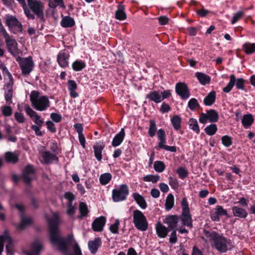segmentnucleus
I'll use <instances>...</instances> for the list:
<instances>
[{"mask_svg":"<svg viewBox=\"0 0 255 255\" xmlns=\"http://www.w3.org/2000/svg\"><path fill=\"white\" fill-rule=\"evenodd\" d=\"M50 233V239L52 244L57 246L64 255H81V251L73 238V235H69L65 240L60 235L58 225L60 218L57 213L53 212L51 216H47Z\"/></svg>","mask_w":255,"mask_h":255,"instance_id":"nucleus-1","label":"nucleus"},{"mask_svg":"<svg viewBox=\"0 0 255 255\" xmlns=\"http://www.w3.org/2000/svg\"><path fill=\"white\" fill-rule=\"evenodd\" d=\"M30 100L34 109L39 111H44L50 107L48 97L43 96L36 91H32L30 95Z\"/></svg>","mask_w":255,"mask_h":255,"instance_id":"nucleus-2","label":"nucleus"},{"mask_svg":"<svg viewBox=\"0 0 255 255\" xmlns=\"http://www.w3.org/2000/svg\"><path fill=\"white\" fill-rule=\"evenodd\" d=\"M211 240L213 247L220 252L225 253L233 247L230 240L214 232L211 234Z\"/></svg>","mask_w":255,"mask_h":255,"instance_id":"nucleus-3","label":"nucleus"},{"mask_svg":"<svg viewBox=\"0 0 255 255\" xmlns=\"http://www.w3.org/2000/svg\"><path fill=\"white\" fill-rule=\"evenodd\" d=\"M133 223L135 227L139 231H145L148 228V222L141 211L135 210L133 212Z\"/></svg>","mask_w":255,"mask_h":255,"instance_id":"nucleus-4","label":"nucleus"},{"mask_svg":"<svg viewBox=\"0 0 255 255\" xmlns=\"http://www.w3.org/2000/svg\"><path fill=\"white\" fill-rule=\"evenodd\" d=\"M171 95L170 90H166L163 92L154 90L150 92L147 95L146 98L155 103H161L165 99L168 98Z\"/></svg>","mask_w":255,"mask_h":255,"instance_id":"nucleus-5","label":"nucleus"},{"mask_svg":"<svg viewBox=\"0 0 255 255\" xmlns=\"http://www.w3.org/2000/svg\"><path fill=\"white\" fill-rule=\"evenodd\" d=\"M1 32L8 51L13 56H15L18 53L17 42L13 37L10 36L4 28H2Z\"/></svg>","mask_w":255,"mask_h":255,"instance_id":"nucleus-6","label":"nucleus"},{"mask_svg":"<svg viewBox=\"0 0 255 255\" xmlns=\"http://www.w3.org/2000/svg\"><path fill=\"white\" fill-rule=\"evenodd\" d=\"M128 189L126 184H122L119 188L112 191V198L114 202H118L125 200L128 195Z\"/></svg>","mask_w":255,"mask_h":255,"instance_id":"nucleus-7","label":"nucleus"},{"mask_svg":"<svg viewBox=\"0 0 255 255\" xmlns=\"http://www.w3.org/2000/svg\"><path fill=\"white\" fill-rule=\"evenodd\" d=\"M4 244H5L6 250L8 255L12 254V241L7 230L4 231L3 234L0 236V255L3 251Z\"/></svg>","mask_w":255,"mask_h":255,"instance_id":"nucleus-8","label":"nucleus"},{"mask_svg":"<svg viewBox=\"0 0 255 255\" xmlns=\"http://www.w3.org/2000/svg\"><path fill=\"white\" fill-rule=\"evenodd\" d=\"M29 8L38 17L43 18L44 4L40 0H26Z\"/></svg>","mask_w":255,"mask_h":255,"instance_id":"nucleus-9","label":"nucleus"},{"mask_svg":"<svg viewBox=\"0 0 255 255\" xmlns=\"http://www.w3.org/2000/svg\"><path fill=\"white\" fill-rule=\"evenodd\" d=\"M16 60L19 64L23 74L27 75L32 70L34 64L31 57L27 58L17 57Z\"/></svg>","mask_w":255,"mask_h":255,"instance_id":"nucleus-10","label":"nucleus"},{"mask_svg":"<svg viewBox=\"0 0 255 255\" xmlns=\"http://www.w3.org/2000/svg\"><path fill=\"white\" fill-rule=\"evenodd\" d=\"M6 23L10 30L13 33H17L21 32L22 25L18 20L12 15H7L6 16Z\"/></svg>","mask_w":255,"mask_h":255,"instance_id":"nucleus-11","label":"nucleus"},{"mask_svg":"<svg viewBox=\"0 0 255 255\" xmlns=\"http://www.w3.org/2000/svg\"><path fill=\"white\" fill-rule=\"evenodd\" d=\"M24 110L27 115L33 120L35 126H42L44 123V120L41 118L40 116L34 111H33L29 105L24 106Z\"/></svg>","mask_w":255,"mask_h":255,"instance_id":"nucleus-12","label":"nucleus"},{"mask_svg":"<svg viewBox=\"0 0 255 255\" xmlns=\"http://www.w3.org/2000/svg\"><path fill=\"white\" fill-rule=\"evenodd\" d=\"M223 216H227L228 213L221 206H217L211 213V218L215 222L220 221V217Z\"/></svg>","mask_w":255,"mask_h":255,"instance_id":"nucleus-13","label":"nucleus"},{"mask_svg":"<svg viewBox=\"0 0 255 255\" xmlns=\"http://www.w3.org/2000/svg\"><path fill=\"white\" fill-rule=\"evenodd\" d=\"M176 93L183 99H187L190 96V92L187 85L183 83H178L175 86Z\"/></svg>","mask_w":255,"mask_h":255,"instance_id":"nucleus-14","label":"nucleus"},{"mask_svg":"<svg viewBox=\"0 0 255 255\" xmlns=\"http://www.w3.org/2000/svg\"><path fill=\"white\" fill-rule=\"evenodd\" d=\"M69 54L68 51L64 49L60 51L57 55V62L60 67L65 68L68 65Z\"/></svg>","mask_w":255,"mask_h":255,"instance_id":"nucleus-15","label":"nucleus"},{"mask_svg":"<svg viewBox=\"0 0 255 255\" xmlns=\"http://www.w3.org/2000/svg\"><path fill=\"white\" fill-rule=\"evenodd\" d=\"M35 170L31 165H27L22 173V177L24 182L28 183L33 178H34Z\"/></svg>","mask_w":255,"mask_h":255,"instance_id":"nucleus-16","label":"nucleus"},{"mask_svg":"<svg viewBox=\"0 0 255 255\" xmlns=\"http://www.w3.org/2000/svg\"><path fill=\"white\" fill-rule=\"evenodd\" d=\"M106 218L104 216H101L96 218L92 223V229L96 232H101L103 230L106 224Z\"/></svg>","mask_w":255,"mask_h":255,"instance_id":"nucleus-17","label":"nucleus"},{"mask_svg":"<svg viewBox=\"0 0 255 255\" xmlns=\"http://www.w3.org/2000/svg\"><path fill=\"white\" fill-rule=\"evenodd\" d=\"M40 154L42 157L41 161L44 163H49L58 161L57 156L49 151L41 152Z\"/></svg>","mask_w":255,"mask_h":255,"instance_id":"nucleus-18","label":"nucleus"},{"mask_svg":"<svg viewBox=\"0 0 255 255\" xmlns=\"http://www.w3.org/2000/svg\"><path fill=\"white\" fill-rule=\"evenodd\" d=\"M101 244L102 241L100 238H95L94 240L90 241L88 242L89 250L92 254H95Z\"/></svg>","mask_w":255,"mask_h":255,"instance_id":"nucleus-19","label":"nucleus"},{"mask_svg":"<svg viewBox=\"0 0 255 255\" xmlns=\"http://www.w3.org/2000/svg\"><path fill=\"white\" fill-rule=\"evenodd\" d=\"M181 219L184 225L189 228L192 227V220L190 211H182Z\"/></svg>","mask_w":255,"mask_h":255,"instance_id":"nucleus-20","label":"nucleus"},{"mask_svg":"<svg viewBox=\"0 0 255 255\" xmlns=\"http://www.w3.org/2000/svg\"><path fill=\"white\" fill-rule=\"evenodd\" d=\"M41 249V242L38 240H35L32 244L31 250L27 254V255H39Z\"/></svg>","mask_w":255,"mask_h":255,"instance_id":"nucleus-21","label":"nucleus"},{"mask_svg":"<svg viewBox=\"0 0 255 255\" xmlns=\"http://www.w3.org/2000/svg\"><path fill=\"white\" fill-rule=\"evenodd\" d=\"M125 136V132L124 128H122L121 131L117 133L114 137L112 141V145L117 147L120 145L123 142Z\"/></svg>","mask_w":255,"mask_h":255,"instance_id":"nucleus-22","label":"nucleus"},{"mask_svg":"<svg viewBox=\"0 0 255 255\" xmlns=\"http://www.w3.org/2000/svg\"><path fill=\"white\" fill-rule=\"evenodd\" d=\"M156 231L158 236L161 238H165L168 233V228L162 225L160 222H158L156 225Z\"/></svg>","mask_w":255,"mask_h":255,"instance_id":"nucleus-23","label":"nucleus"},{"mask_svg":"<svg viewBox=\"0 0 255 255\" xmlns=\"http://www.w3.org/2000/svg\"><path fill=\"white\" fill-rule=\"evenodd\" d=\"M68 89L70 92V95L73 98H76L78 96V94L76 90L77 89V85L75 81L69 80L67 82Z\"/></svg>","mask_w":255,"mask_h":255,"instance_id":"nucleus-24","label":"nucleus"},{"mask_svg":"<svg viewBox=\"0 0 255 255\" xmlns=\"http://www.w3.org/2000/svg\"><path fill=\"white\" fill-rule=\"evenodd\" d=\"M132 196L136 203L141 209H145L146 208L147 204L143 196L137 193H133Z\"/></svg>","mask_w":255,"mask_h":255,"instance_id":"nucleus-25","label":"nucleus"},{"mask_svg":"<svg viewBox=\"0 0 255 255\" xmlns=\"http://www.w3.org/2000/svg\"><path fill=\"white\" fill-rule=\"evenodd\" d=\"M104 148V145L102 143H96L93 146L94 155L98 161H101L102 159V151Z\"/></svg>","mask_w":255,"mask_h":255,"instance_id":"nucleus-26","label":"nucleus"},{"mask_svg":"<svg viewBox=\"0 0 255 255\" xmlns=\"http://www.w3.org/2000/svg\"><path fill=\"white\" fill-rule=\"evenodd\" d=\"M163 222L168 225L169 228L173 229L177 226L178 218L176 216H169L166 217Z\"/></svg>","mask_w":255,"mask_h":255,"instance_id":"nucleus-27","label":"nucleus"},{"mask_svg":"<svg viewBox=\"0 0 255 255\" xmlns=\"http://www.w3.org/2000/svg\"><path fill=\"white\" fill-rule=\"evenodd\" d=\"M195 76L200 83L202 85H205L209 84L211 80L210 76L202 72H196L195 73Z\"/></svg>","mask_w":255,"mask_h":255,"instance_id":"nucleus-28","label":"nucleus"},{"mask_svg":"<svg viewBox=\"0 0 255 255\" xmlns=\"http://www.w3.org/2000/svg\"><path fill=\"white\" fill-rule=\"evenodd\" d=\"M254 119L251 114L244 115L242 118V123L244 127L248 128L253 124Z\"/></svg>","mask_w":255,"mask_h":255,"instance_id":"nucleus-29","label":"nucleus"},{"mask_svg":"<svg viewBox=\"0 0 255 255\" xmlns=\"http://www.w3.org/2000/svg\"><path fill=\"white\" fill-rule=\"evenodd\" d=\"M75 24V21L73 18L69 16H66L62 17L60 22L62 27L67 28L71 27Z\"/></svg>","mask_w":255,"mask_h":255,"instance_id":"nucleus-30","label":"nucleus"},{"mask_svg":"<svg viewBox=\"0 0 255 255\" xmlns=\"http://www.w3.org/2000/svg\"><path fill=\"white\" fill-rule=\"evenodd\" d=\"M124 10L125 7L123 4H120L118 5V9L115 13V17L117 19L124 20L126 19L127 15Z\"/></svg>","mask_w":255,"mask_h":255,"instance_id":"nucleus-31","label":"nucleus"},{"mask_svg":"<svg viewBox=\"0 0 255 255\" xmlns=\"http://www.w3.org/2000/svg\"><path fill=\"white\" fill-rule=\"evenodd\" d=\"M232 211L234 216L241 218H245L248 213L246 210L237 206H234L232 208Z\"/></svg>","mask_w":255,"mask_h":255,"instance_id":"nucleus-32","label":"nucleus"},{"mask_svg":"<svg viewBox=\"0 0 255 255\" xmlns=\"http://www.w3.org/2000/svg\"><path fill=\"white\" fill-rule=\"evenodd\" d=\"M13 85V81H8L5 86V89L7 91L5 93V99L7 102H11V97L12 96V87Z\"/></svg>","mask_w":255,"mask_h":255,"instance_id":"nucleus-33","label":"nucleus"},{"mask_svg":"<svg viewBox=\"0 0 255 255\" xmlns=\"http://www.w3.org/2000/svg\"><path fill=\"white\" fill-rule=\"evenodd\" d=\"M242 50L247 54H251L255 52V43L246 42L243 45Z\"/></svg>","mask_w":255,"mask_h":255,"instance_id":"nucleus-34","label":"nucleus"},{"mask_svg":"<svg viewBox=\"0 0 255 255\" xmlns=\"http://www.w3.org/2000/svg\"><path fill=\"white\" fill-rule=\"evenodd\" d=\"M216 99V93L211 91L204 99V103L206 106H211L215 102Z\"/></svg>","mask_w":255,"mask_h":255,"instance_id":"nucleus-35","label":"nucleus"},{"mask_svg":"<svg viewBox=\"0 0 255 255\" xmlns=\"http://www.w3.org/2000/svg\"><path fill=\"white\" fill-rule=\"evenodd\" d=\"M174 205V196L172 194H169L167 195L165 203V209L167 211H169L171 210Z\"/></svg>","mask_w":255,"mask_h":255,"instance_id":"nucleus-36","label":"nucleus"},{"mask_svg":"<svg viewBox=\"0 0 255 255\" xmlns=\"http://www.w3.org/2000/svg\"><path fill=\"white\" fill-rule=\"evenodd\" d=\"M235 82L236 78L235 75L233 74L231 75L230 76V81L227 85L223 88V91L225 93H229L235 85Z\"/></svg>","mask_w":255,"mask_h":255,"instance_id":"nucleus-37","label":"nucleus"},{"mask_svg":"<svg viewBox=\"0 0 255 255\" xmlns=\"http://www.w3.org/2000/svg\"><path fill=\"white\" fill-rule=\"evenodd\" d=\"M208 120L210 122H216L218 120L219 115L214 110H210L207 111Z\"/></svg>","mask_w":255,"mask_h":255,"instance_id":"nucleus-38","label":"nucleus"},{"mask_svg":"<svg viewBox=\"0 0 255 255\" xmlns=\"http://www.w3.org/2000/svg\"><path fill=\"white\" fill-rule=\"evenodd\" d=\"M189 126L191 129L195 131L196 133H199L200 128L198 126L197 121L194 119H190L189 121Z\"/></svg>","mask_w":255,"mask_h":255,"instance_id":"nucleus-39","label":"nucleus"},{"mask_svg":"<svg viewBox=\"0 0 255 255\" xmlns=\"http://www.w3.org/2000/svg\"><path fill=\"white\" fill-rule=\"evenodd\" d=\"M5 157L8 162L14 163L18 160V157L16 154L11 152L5 153Z\"/></svg>","mask_w":255,"mask_h":255,"instance_id":"nucleus-40","label":"nucleus"},{"mask_svg":"<svg viewBox=\"0 0 255 255\" xmlns=\"http://www.w3.org/2000/svg\"><path fill=\"white\" fill-rule=\"evenodd\" d=\"M79 211L80 212V215L79 216V218L87 216L89 213L88 207L87 205L84 202H81L80 203Z\"/></svg>","mask_w":255,"mask_h":255,"instance_id":"nucleus-41","label":"nucleus"},{"mask_svg":"<svg viewBox=\"0 0 255 255\" xmlns=\"http://www.w3.org/2000/svg\"><path fill=\"white\" fill-rule=\"evenodd\" d=\"M49 6L53 8H55L58 6L63 9L65 8V5L63 0H49Z\"/></svg>","mask_w":255,"mask_h":255,"instance_id":"nucleus-42","label":"nucleus"},{"mask_svg":"<svg viewBox=\"0 0 255 255\" xmlns=\"http://www.w3.org/2000/svg\"><path fill=\"white\" fill-rule=\"evenodd\" d=\"M112 177L111 174L109 173H104L100 177V182L102 185H106L111 180Z\"/></svg>","mask_w":255,"mask_h":255,"instance_id":"nucleus-43","label":"nucleus"},{"mask_svg":"<svg viewBox=\"0 0 255 255\" xmlns=\"http://www.w3.org/2000/svg\"><path fill=\"white\" fill-rule=\"evenodd\" d=\"M22 6L24 10V13L27 18L30 19H34L35 18L34 14L31 11V9L27 7L25 0H24V3L19 2Z\"/></svg>","mask_w":255,"mask_h":255,"instance_id":"nucleus-44","label":"nucleus"},{"mask_svg":"<svg viewBox=\"0 0 255 255\" xmlns=\"http://www.w3.org/2000/svg\"><path fill=\"white\" fill-rule=\"evenodd\" d=\"M85 66V63L81 60H76L72 64V68L76 71L82 70Z\"/></svg>","mask_w":255,"mask_h":255,"instance_id":"nucleus-45","label":"nucleus"},{"mask_svg":"<svg viewBox=\"0 0 255 255\" xmlns=\"http://www.w3.org/2000/svg\"><path fill=\"white\" fill-rule=\"evenodd\" d=\"M181 119L178 116H174L171 119V122L173 126V128L176 130H178L180 128Z\"/></svg>","mask_w":255,"mask_h":255,"instance_id":"nucleus-46","label":"nucleus"},{"mask_svg":"<svg viewBox=\"0 0 255 255\" xmlns=\"http://www.w3.org/2000/svg\"><path fill=\"white\" fill-rule=\"evenodd\" d=\"M32 223L31 219L29 217L22 216L21 218V223L18 226V228L23 230L26 226L30 225Z\"/></svg>","mask_w":255,"mask_h":255,"instance_id":"nucleus-47","label":"nucleus"},{"mask_svg":"<svg viewBox=\"0 0 255 255\" xmlns=\"http://www.w3.org/2000/svg\"><path fill=\"white\" fill-rule=\"evenodd\" d=\"M217 130V127L215 124H212L206 127L205 128V132L209 135H214Z\"/></svg>","mask_w":255,"mask_h":255,"instance_id":"nucleus-48","label":"nucleus"},{"mask_svg":"<svg viewBox=\"0 0 255 255\" xmlns=\"http://www.w3.org/2000/svg\"><path fill=\"white\" fill-rule=\"evenodd\" d=\"M0 68L1 69L2 71V73L5 79L7 78L8 81H13L12 75L9 72L7 68L3 64L1 63L0 64Z\"/></svg>","mask_w":255,"mask_h":255,"instance_id":"nucleus-49","label":"nucleus"},{"mask_svg":"<svg viewBox=\"0 0 255 255\" xmlns=\"http://www.w3.org/2000/svg\"><path fill=\"white\" fill-rule=\"evenodd\" d=\"M150 125L148 129V134L150 136L153 137L155 136L157 130L156 125L153 120H150Z\"/></svg>","mask_w":255,"mask_h":255,"instance_id":"nucleus-50","label":"nucleus"},{"mask_svg":"<svg viewBox=\"0 0 255 255\" xmlns=\"http://www.w3.org/2000/svg\"><path fill=\"white\" fill-rule=\"evenodd\" d=\"M154 169L157 172H162L165 169L164 163L160 161H156L154 163Z\"/></svg>","mask_w":255,"mask_h":255,"instance_id":"nucleus-51","label":"nucleus"},{"mask_svg":"<svg viewBox=\"0 0 255 255\" xmlns=\"http://www.w3.org/2000/svg\"><path fill=\"white\" fill-rule=\"evenodd\" d=\"M120 222L119 219H116L114 223L111 224L110 226V230L113 234H117L119 233V226Z\"/></svg>","mask_w":255,"mask_h":255,"instance_id":"nucleus-52","label":"nucleus"},{"mask_svg":"<svg viewBox=\"0 0 255 255\" xmlns=\"http://www.w3.org/2000/svg\"><path fill=\"white\" fill-rule=\"evenodd\" d=\"M160 177L158 175H147L143 177V180L145 182H152L156 183L159 180Z\"/></svg>","mask_w":255,"mask_h":255,"instance_id":"nucleus-53","label":"nucleus"},{"mask_svg":"<svg viewBox=\"0 0 255 255\" xmlns=\"http://www.w3.org/2000/svg\"><path fill=\"white\" fill-rule=\"evenodd\" d=\"M188 106L189 108L192 111L195 110L199 107L197 100L195 98H192L189 101Z\"/></svg>","mask_w":255,"mask_h":255,"instance_id":"nucleus-54","label":"nucleus"},{"mask_svg":"<svg viewBox=\"0 0 255 255\" xmlns=\"http://www.w3.org/2000/svg\"><path fill=\"white\" fill-rule=\"evenodd\" d=\"M176 173L178 174L179 178L182 179L185 178L188 175L187 170L182 167L178 168L176 170Z\"/></svg>","mask_w":255,"mask_h":255,"instance_id":"nucleus-55","label":"nucleus"},{"mask_svg":"<svg viewBox=\"0 0 255 255\" xmlns=\"http://www.w3.org/2000/svg\"><path fill=\"white\" fill-rule=\"evenodd\" d=\"M221 139L223 144L226 147H229L232 144V138L228 135L223 136Z\"/></svg>","mask_w":255,"mask_h":255,"instance_id":"nucleus-56","label":"nucleus"},{"mask_svg":"<svg viewBox=\"0 0 255 255\" xmlns=\"http://www.w3.org/2000/svg\"><path fill=\"white\" fill-rule=\"evenodd\" d=\"M244 13L242 11H239L236 13L233 16L231 20V23L232 24H235L237 21L240 20L243 16Z\"/></svg>","mask_w":255,"mask_h":255,"instance_id":"nucleus-57","label":"nucleus"},{"mask_svg":"<svg viewBox=\"0 0 255 255\" xmlns=\"http://www.w3.org/2000/svg\"><path fill=\"white\" fill-rule=\"evenodd\" d=\"M245 81L242 78L236 79L235 85L238 89H244Z\"/></svg>","mask_w":255,"mask_h":255,"instance_id":"nucleus-58","label":"nucleus"},{"mask_svg":"<svg viewBox=\"0 0 255 255\" xmlns=\"http://www.w3.org/2000/svg\"><path fill=\"white\" fill-rule=\"evenodd\" d=\"M14 118L16 121L19 123L22 124L25 121V118L21 113L16 112L14 114Z\"/></svg>","mask_w":255,"mask_h":255,"instance_id":"nucleus-59","label":"nucleus"},{"mask_svg":"<svg viewBox=\"0 0 255 255\" xmlns=\"http://www.w3.org/2000/svg\"><path fill=\"white\" fill-rule=\"evenodd\" d=\"M169 184L171 187L174 189H177L178 187V182L175 178L170 177L169 178Z\"/></svg>","mask_w":255,"mask_h":255,"instance_id":"nucleus-60","label":"nucleus"},{"mask_svg":"<svg viewBox=\"0 0 255 255\" xmlns=\"http://www.w3.org/2000/svg\"><path fill=\"white\" fill-rule=\"evenodd\" d=\"M67 206V214L69 216H73L75 213V207L72 205V203H68Z\"/></svg>","mask_w":255,"mask_h":255,"instance_id":"nucleus-61","label":"nucleus"},{"mask_svg":"<svg viewBox=\"0 0 255 255\" xmlns=\"http://www.w3.org/2000/svg\"><path fill=\"white\" fill-rule=\"evenodd\" d=\"M3 115L6 117L10 116L12 114V110L9 106H5L1 108Z\"/></svg>","mask_w":255,"mask_h":255,"instance_id":"nucleus-62","label":"nucleus"},{"mask_svg":"<svg viewBox=\"0 0 255 255\" xmlns=\"http://www.w3.org/2000/svg\"><path fill=\"white\" fill-rule=\"evenodd\" d=\"M50 118L54 122L56 123H59L62 120L61 116L56 113H51L50 115Z\"/></svg>","mask_w":255,"mask_h":255,"instance_id":"nucleus-63","label":"nucleus"},{"mask_svg":"<svg viewBox=\"0 0 255 255\" xmlns=\"http://www.w3.org/2000/svg\"><path fill=\"white\" fill-rule=\"evenodd\" d=\"M170 109H171L169 105L167 104L164 103L161 106L160 111L162 113H165L170 111Z\"/></svg>","mask_w":255,"mask_h":255,"instance_id":"nucleus-64","label":"nucleus"}]
</instances>
